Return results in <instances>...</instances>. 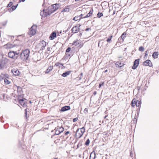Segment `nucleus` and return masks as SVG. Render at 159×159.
<instances>
[{
  "instance_id": "f257e3e1",
  "label": "nucleus",
  "mask_w": 159,
  "mask_h": 159,
  "mask_svg": "<svg viewBox=\"0 0 159 159\" xmlns=\"http://www.w3.org/2000/svg\"><path fill=\"white\" fill-rule=\"evenodd\" d=\"M30 51L28 49H26L20 53V57L23 60L28 59L30 55Z\"/></svg>"
},
{
  "instance_id": "f03ea898",
  "label": "nucleus",
  "mask_w": 159,
  "mask_h": 159,
  "mask_svg": "<svg viewBox=\"0 0 159 159\" xmlns=\"http://www.w3.org/2000/svg\"><path fill=\"white\" fill-rule=\"evenodd\" d=\"M52 13V11L49 9L46 10H43L40 13V15L43 17H46L50 15Z\"/></svg>"
},
{
  "instance_id": "7ed1b4c3",
  "label": "nucleus",
  "mask_w": 159,
  "mask_h": 159,
  "mask_svg": "<svg viewBox=\"0 0 159 159\" xmlns=\"http://www.w3.org/2000/svg\"><path fill=\"white\" fill-rule=\"evenodd\" d=\"M85 132V128L84 127L82 128L77 129L76 132V134L77 136H78V138H80L82 136Z\"/></svg>"
},
{
  "instance_id": "20e7f679",
  "label": "nucleus",
  "mask_w": 159,
  "mask_h": 159,
  "mask_svg": "<svg viewBox=\"0 0 159 159\" xmlns=\"http://www.w3.org/2000/svg\"><path fill=\"white\" fill-rule=\"evenodd\" d=\"M46 45V43L44 40L41 41L38 44L36 47L37 48L40 49V50H43Z\"/></svg>"
},
{
  "instance_id": "39448f33",
  "label": "nucleus",
  "mask_w": 159,
  "mask_h": 159,
  "mask_svg": "<svg viewBox=\"0 0 159 159\" xmlns=\"http://www.w3.org/2000/svg\"><path fill=\"white\" fill-rule=\"evenodd\" d=\"M37 27L34 25H33L30 28L29 31V34L30 35H33L36 33V29Z\"/></svg>"
},
{
  "instance_id": "423d86ee",
  "label": "nucleus",
  "mask_w": 159,
  "mask_h": 159,
  "mask_svg": "<svg viewBox=\"0 0 159 159\" xmlns=\"http://www.w3.org/2000/svg\"><path fill=\"white\" fill-rule=\"evenodd\" d=\"M143 65L144 66H148L150 67L152 66L153 65L151 61L149 60H147L143 62Z\"/></svg>"
},
{
  "instance_id": "0eeeda50",
  "label": "nucleus",
  "mask_w": 159,
  "mask_h": 159,
  "mask_svg": "<svg viewBox=\"0 0 159 159\" xmlns=\"http://www.w3.org/2000/svg\"><path fill=\"white\" fill-rule=\"evenodd\" d=\"M139 62V59H137L135 60L133 66L132 67L133 69H135L138 66Z\"/></svg>"
},
{
  "instance_id": "6e6552de",
  "label": "nucleus",
  "mask_w": 159,
  "mask_h": 159,
  "mask_svg": "<svg viewBox=\"0 0 159 159\" xmlns=\"http://www.w3.org/2000/svg\"><path fill=\"white\" fill-rule=\"evenodd\" d=\"M14 46V44L10 43H8L4 46V48L6 49H10L13 48Z\"/></svg>"
},
{
  "instance_id": "1a4fd4ad",
  "label": "nucleus",
  "mask_w": 159,
  "mask_h": 159,
  "mask_svg": "<svg viewBox=\"0 0 159 159\" xmlns=\"http://www.w3.org/2000/svg\"><path fill=\"white\" fill-rule=\"evenodd\" d=\"M12 73L14 75L18 76L20 75V72L17 69H13L12 70Z\"/></svg>"
},
{
  "instance_id": "9d476101",
  "label": "nucleus",
  "mask_w": 159,
  "mask_h": 159,
  "mask_svg": "<svg viewBox=\"0 0 159 159\" xmlns=\"http://www.w3.org/2000/svg\"><path fill=\"white\" fill-rule=\"evenodd\" d=\"M59 4H56L52 5V8L51 11H52V13L57 10L58 8Z\"/></svg>"
},
{
  "instance_id": "9b49d317",
  "label": "nucleus",
  "mask_w": 159,
  "mask_h": 159,
  "mask_svg": "<svg viewBox=\"0 0 159 159\" xmlns=\"http://www.w3.org/2000/svg\"><path fill=\"white\" fill-rule=\"evenodd\" d=\"M8 57L11 58H15V54L14 51H10L8 53Z\"/></svg>"
},
{
  "instance_id": "f8f14e48",
  "label": "nucleus",
  "mask_w": 159,
  "mask_h": 159,
  "mask_svg": "<svg viewBox=\"0 0 159 159\" xmlns=\"http://www.w3.org/2000/svg\"><path fill=\"white\" fill-rule=\"evenodd\" d=\"M124 65L122 61H118L115 63V66L117 67H120Z\"/></svg>"
},
{
  "instance_id": "ddd939ff",
  "label": "nucleus",
  "mask_w": 159,
  "mask_h": 159,
  "mask_svg": "<svg viewBox=\"0 0 159 159\" xmlns=\"http://www.w3.org/2000/svg\"><path fill=\"white\" fill-rule=\"evenodd\" d=\"M79 28L77 26L73 27L71 29L72 32L74 33L78 32L79 31Z\"/></svg>"
},
{
  "instance_id": "4468645a",
  "label": "nucleus",
  "mask_w": 159,
  "mask_h": 159,
  "mask_svg": "<svg viewBox=\"0 0 159 159\" xmlns=\"http://www.w3.org/2000/svg\"><path fill=\"white\" fill-rule=\"evenodd\" d=\"M19 100L20 104L22 106L24 107L26 106V104L25 102H24V100L23 98L20 99L19 98Z\"/></svg>"
},
{
  "instance_id": "2eb2a0df",
  "label": "nucleus",
  "mask_w": 159,
  "mask_h": 159,
  "mask_svg": "<svg viewBox=\"0 0 159 159\" xmlns=\"http://www.w3.org/2000/svg\"><path fill=\"white\" fill-rule=\"evenodd\" d=\"M70 109V107L69 106H66L63 107L61 109V111H65Z\"/></svg>"
},
{
  "instance_id": "dca6fc26",
  "label": "nucleus",
  "mask_w": 159,
  "mask_h": 159,
  "mask_svg": "<svg viewBox=\"0 0 159 159\" xmlns=\"http://www.w3.org/2000/svg\"><path fill=\"white\" fill-rule=\"evenodd\" d=\"M56 34L55 32H53L50 35L49 37V39L50 40H53L55 38H56Z\"/></svg>"
},
{
  "instance_id": "f3484780",
  "label": "nucleus",
  "mask_w": 159,
  "mask_h": 159,
  "mask_svg": "<svg viewBox=\"0 0 159 159\" xmlns=\"http://www.w3.org/2000/svg\"><path fill=\"white\" fill-rule=\"evenodd\" d=\"M6 63L7 62L5 60H2L0 61V65L3 68Z\"/></svg>"
},
{
  "instance_id": "a211bd4d",
  "label": "nucleus",
  "mask_w": 159,
  "mask_h": 159,
  "mask_svg": "<svg viewBox=\"0 0 159 159\" xmlns=\"http://www.w3.org/2000/svg\"><path fill=\"white\" fill-rule=\"evenodd\" d=\"M93 9L91 10L87 14V15H86L84 16L83 17V18H86L89 17L90 16H91L92 14L93 13Z\"/></svg>"
},
{
  "instance_id": "6ab92c4d",
  "label": "nucleus",
  "mask_w": 159,
  "mask_h": 159,
  "mask_svg": "<svg viewBox=\"0 0 159 159\" xmlns=\"http://www.w3.org/2000/svg\"><path fill=\"white\" fill-rule=\"evenodd\" d=\"M70 73H71L70 71H66V72L63 73L61 75L62 76H63V77H66L67 75H69L70 74Z\"/></svg>"
},
{
  "instance_id": "aec40b11",
  "label": "nucleus",
  "mask_w": 159,
  "mask_h": 159,
  "mask_svg": "<svg viewBox=\"0 0 159 159\" xmlns=\"http://www.w3.org/2000/svg\"><path fill=\"white\" fill-rule=\"evenodd\" d=\"M55 66H58L59 68H61V69H63V68H64V67L63 65L60 62H57L55 64Z\"/></svg>"
},
{
  "instance_id": "412c9836",
  "label": "nucleus",
  "mask_w": 159,
  "mask_h": 159,
  "mask_svg": "<svg viewBox=\"0 0 159 159\" xmlns=\"http://www.w3.org/2000/svg\"><path fill=\"white\" fill-rule=\"evenodd\" d=\"M53 69V66H50L48 67V69L45 71V73L46 74L48 73H49L50 71H51Z\"/></svg>"
},
{
  "instance_id": "4be33fe9",
  "label": "nucleus",
  "mask_w": 159,
  "mask_h": 159,
  "mask_svg": "<svg viewBox=\"0 0 159 159\" xmlns=\"http://www.w3.org/2000/svg\"><path fill=\"white\" fill-rule=\"evenodd\" d=\"M69 6H67L65 7V8L63 9L62 10V11H64L65 12H68L70 11V9L69 7Z\"/></svg>"
},
{
  "instance_id": "5701e85b",
  "label": "nucleus",
  "mask_w": 159,
  "mask_h": 159,
  "mask_svg": "<svg viewBox=\"0 0 159 159\" xmlns=\"http://www.w3.org/2000/svg\"><path fill=\"white\" fill-rule=\"evenodd\" d=\"M18 4H17L16 6H13L11 8L9 9V11H12L15 10L16 7H17Z\"/></svg>"
},
{
  "instance_id": "b1692460",
  "label": "nucleus",
  "mask_w": 159,
  "mask_h": 159,
  "mask_svg": "<svg viewBox=\"0 0 159 159\" xmlns=\"http://www.w3.org/2000/svg\"><path fill=\"white\" fill-rule=\"evenodd\" d=\"M158 55V53L157 52H154L152 54V57L154 58H157Z\"/></svg>"
},
{
  "instance_id": "393cba45",
  "label": "nucleus",
  "mask_w": 159,
  "mask_h": 159,
  "mask_svg": "<svg viewBox=\"0 0 159 159\" xmlns=\"http://www.w3.org/2000/svg\"><path fill=\"white\" fill-rule=\"evenodd\" d=\"M127 33L126 32H124L121 35V38L123 41H124V39L126 37V35Z\"/></svg>"
},
{
  "instance_id": "a878e982",
  "label": "nucleus",
  "mask_w": 159,
  "mask_h": 159,
  "mask_svg": "<svg viewBox=\"0 0 159 159\" xmlns=\"http://www.w3.org/2000/svg\"><path fill=\"white\" fill-rule=\"evenodd\" d=\"M3 79L4 80V82L6 84H10V81L6 78H5Z\"/></svg>"
},
{
  "instance_id": "bb28decb",
  "label": "nucleus",
  "mask_w": 159,
  "mask_h": 159,
  "mask_svg": "<svg viewBox=\"0 0 159 159\" xmlns=\"http://www.w3.org/2000/svg\"><path fill=\"white\" fill-rule=\"evenodd\" d=\"M134 99H133L131 102V106L134 107L136 105V101L134 100Z\"/></svg>"
},
{
  "instance_id": "cd10ccee",
  "label": "nucleus",
  "mask_w": 159,
  "mask_h": 159,
  "mask_svg": "<svg viewBox=\"0 0 159 159\" xmlns=\"http://www.w3.org/2000/svg\"><path fill=\"white\" fill-rule=\"evenodd\" d=\"M57 129H58V130H59V132H60V133L63 132L64 130V128L62 127H60L59 128H57Z\"/></svg>"
},
{
  "instance_id": "c85d7f7f",
  "label": "nucleus",
  "mask_w": 159,
  "mask_h": 159,
  "mask_svg": "<svg viewBox=\"0 0 159 159\" xmlns=\"http://www.w3.org/2000/svg\"><path fill=\"white\" fill-rule=\"evenodd\" d=\"M103 16V14L102 13L98 12L97 14V16L98 18H100Z\"/></svg>"
},
{
  "instance_id": "c756f323",
  "label": "nucleus",
  "mask_w": 159,
  "mask_h": 159,
  "mask_svg": "<svg viewBox=\"0 0 159 159\" xmlns=\"http://www.w3.org/2000/svg\"><path fill=\"white\" fill-rule=\"evenodd\" d=\"M90 143V140L89 139L87 140L86 142L85 143V145H89Z\"/></svg>"
},
{
  "instance_id": "7c9ffc66",
  "label": "nucleus",
  "mask_w": 159,
  "mask_h": 159,
  "mask_svg": "<svg viewBox=\"0 0 159 159\" xmlns=\"http://www.w3.org/2000/svg\"><path fill=\"white\" fill-rule=\"evenodd\" d=\"M139 50L140 51L143 52L144 51V48L142 47H140L139 48Z\"/></svg>"
},
{
  "instance_id": "2f4dec72",
  "label": "nucleus",
  "mask_w": 159,
  "mask_h": 159,
  "mask_svg": "<svg viewBox=\"0 0 159 159\" xmlns=\"http://www.w3.org/2000/svg\"><path fill=\"white\" fill-rule=\"evenodd\" d=\"M13 4V2H10L7 5V7H9L11 6Z\"/></svg>"
},
{
  "instance_id": "473e14b6",
  "label": "nucleus",
  "mask_w": 159,
  "mask_h": 159,
  "mask_svg": "<svg viewBox=\"0 0 159 159\" xmlns=\"http://www.w3.org/2000/svg\"><path fill=\"white\" fill-rule=\"evenodd\" d=\"M60 132H59V130H58V129H57L56 130L55 132V134L56 135H58L60 134Z\"/></svg>"
},
{
  "instance_id": "72a5a7b5",
  "label": "nucleus",
  "mask_w": 159,
  "mask_h": 159,
  "mask_svg": "<svg viewBox=\"0 0 159 159\" xmlns=\"http://www.w3.org/2000/svg\"><path fill=\"white\" fill-rule=\"evenodd\" d=\"M112 37V35H111L110 36V37L108 38L107 39V41L108 42H109L111 40V39Z\"/></svg>"
},
{
  "instance_id": "f704fd0d",
  "label": "nucleus",
  "mask_w": 159,
  "mask_h": 159,
  "mask_svg": "<svg viewBox=\"0 0 159 159\" xmlns=\"http://www.w3.org/2000/svg\"><path fill=\"white\" fill-rule=\"evenodd\" d=\"M140 102L139 101H137L136 103V107H139L140 105Z\"/></svg>"
},
{
  "instance_id": "c9c22d12",
  "label": "nucleus",
  "mask_w": 159,
  "mask_h": 159,
  "mask_svg": "<svg viewBox=\"0 0 159 159\" xmlns=\"http://www.w3.org/2000/svg\"><path fill=\"white\" fill-rule=\"evenodd\" d=\"M83 75V73H81L80 74V76L79 77V80H80L82 78V76Z\"/></svg>"
},
{
  "instance_id": "e433bc0d",
  "label": "nucleus",
  "mask_w": 159,
  "mask_h": 159,
  "mask_svg": "<svg viewBox=\"0 0 159 159\" xmlns=\"http://www.w3.org/2000/svg\"><path fill=\"white\" fill-rule=\"evenodd\" d=\"M71 50V48L70 47H68L66 50V52H69Z\"/></svg>"
},
{
  "instance_id": "4c0bfd02",
  "label": "nucleus",
  "mask_w": 159,
  "mask_h": 159,
  "mask_svg": "<svg viewBox=\"0 0 159 159\" xmlns=\"http://www.w3.org/2000/svg\"><path fill=\"white\" fill-rule=\"evenodd\" d=\"M74 17L75 18V21H77L79 20H80V19H79V16H76L75 17Z\"/></svg>"
},
{
  "instance_id": "58836bf2",
  "label": "nucleus",
  "mask_w": 159,
  "mask_h": 159,
  "mask_svg": "<svg viewBox=\"0 0 159 159\" xmlns=\"http://www.w3.org/2000/svg\"><path fill=\"white\" fill-rule=\"evenodd\" d=\"M78 120V118L76 117V118H74L73 119V122H75L76 121H77Z\"/></svg>"
},
{
  "instance_id": "ea45409f",
  "label": "nucleus",
  "mask_w": 159,
  "mask_h": 159,
  "mask_svg": "<svg viewBox=\"0 0 159 159\" xmlns=\"http://www.w3.org/2000/svg\"><path fill=\"white\" fill-rule=\"evenodd\" d=\"M104 85V83H102V84H99V88H101V87L102 86V85Z\"/></svg>"
},
{
  "instance_id": "a19ab883",
  "label": "nucleus",
  "mask_w": 159,
  "mask_h": 159,
  "mask_svg": "<svg viewBox=\"0 0 159 159\" xmlns=\"http://www.w3.org/2000/svg\"><path fill=\"white\" fill-rule=\"evenodd\" d=\"M83 16V15L82 14H81V15H80L79 16V19H81V18H82L83 17H82V16Z\"/></svg>"
},
{
  "instance_id": "79ce46f5",
  "label": "nucleus",
  "mask_w": 159,
  "mask_h": 159,
  "mask_svg": "<svg viewBox=\"0 0 159 159\" xmlns=\"http://www.w3.org/2000/svg\"><path fill=\"white\" fill-rule=\"evenodd\" d=\"M25 116H27V111L26 109L25 110Z\"/></svg>"
},
{
  "instance_id": "37998d69",
  "label": "nucleus",
  "mask_w": 159,
  "mask_h": 159,
  "mask_svg": "<svg viewBox=\"0 0 159 159\" xmlns=\"http://www.w3.org/2000/svg\"><path fill=\"white\" fill-rule=\"evenodd\" d=\"M69 134V131H66L65 133V135H67L68 134Z\"/></svg>"
},
{
  "instance_id": "c03bdc74",
  "label": "nucleus",
  "mask_w": 159,
  "mask_h": 159,
  "mask_svg": "<svg viewBox=\"0 0 159 159\" xmlns=\"http://www.w3.org/2000/svg\"><path fill=\"white\" fill-rule=\"evenodd\" d=\"M15 58H17V56H16V55H18V53H17L16 52H15Z\"/></svg>"
},
{
  "instance_id": "a18cd8bd",
  "label": "nucleus",
  "mask_w": 159,
  "mask_h": 159,
  "mask_svg": "<svg viewBox=\"0 0 159 159\" xmlns=\"http://www.w3.org/2000/svg\"><path fill=\"white\" fill-rule=\"evenodd\" d=\"M145 57L147 56V54H148V52L147 51H146L145 52Z\"/></svg>"
},
{
  "instance_id": "49530a36",
  "label": "nucleus",
  "mask_w": 159,
  "mask_h": 159,
  "mask_svg": "<svg viewBox=\"0 0 159 159\" xmlns=\"http://www.w3.org/2000/svg\"><path fill=\"white\" fill-rule=\"evenodd\" d=\"M25 0H19V2L20 3L21 2H24L25 1Z\"/></svg>"
},
{
  "instance_id": "de8ad7c7",
  "label": "nucleus",
  "mask_w": 159,
  "mask_h": 159,
  "mask_svg": "<svg viewBox=\"0 0 159 159\" xmlns=\"http://www.w3.org/2000/svg\"><path fill=\"white\" fill-rule=\"evenodd\" d=\"M76 43V42L75 41H74V42H73V44L74 45H77V44L76 43L75 44V43Z\"/></svg>"
},
{
  "instance_id": "09e8293b",
  "label": "nucleus",
  "mask_w": 159,
  "mask_h": 159,
  "mask_svg": "<svg viewBox=\"0 0 159 159\" xmlns=\"http://www.w3.org/2000/svg\"><path fill=\"white\" fill-rule=\"evenodd\" d=\"M50 47H48L47 48V50L48 51H49L50 50Z\"/></svg>"
},
{
  "instance_id": "8fccbe9b",
  "label": "nucleus",
  "mask_w": 159,
  "mask_h": 159,
  "mask_svg": "<svg viewBox=\"0 0 159 159\" xmlns=\"http://www.w3.org/2000/svg\"><path fill=\"white\" fill-rule=\"evenodd\" d=\"M90 30V28H87V29H86L85 30H86V31H89V30Z\"/></svg>"
},
{
  "instance_id": "3c124183",
  "label": "nucleus",
  "mask_w": 159,
  "mask_h": 159,
  "mask_svg": "<svg viewBox=\"0 0 159 159\" xmlns=\"http://www.w3.org/2000/svg\"><path fill=\"white\" fill-rule=\"evenodd\" d=\"M92 153H93V152H92L90 154V157H89V159H91V155L92 154Z\"/></svg>"
},
{
  "instance_id": "603ef678",
  "label": "nucleus",
  "mask_w": 159,
  "mask_h": 159,
  "mask_svg": "<svg viewBox=\"0 0 159 159\" xmlns=\"http://www.w3.org/2000/svg\"><path fill=\"white\" fill-rule=\"evenodd\" d=\"M3 79L2 76H0V80H2Z\"/></svg>"
},
{
  "instance_id": "864d4df0",
  "label": "nucleus",
  "mask_w": 159,
  "mask_h": 159,
  "mask_svg": "<svg viewBox=\"0 0 159 159\" xmlns=\"http://www.w3.org/2000/svg\"><path fill=\"white\" fill-rule=\"evenodd\" d=\"M87 111V108H85V109H84V112H85V111Z\"/></svg>"
},
{
  "instance_id": "5fc2aeb1",
  "label": "nucleus",
  "mask_w": 159,
  "mask_h": 159,
  "mask_svg": "<svg viewBox=\"0 0 159 159\" xmlns=\"http://www.w3.org/2000/svg\"><path fill=\"white\" fill-rule=\"evenodd\" d=\"M108 71V70H106L104 71V73H106V72H107Z\"/></svg>"
},
{
  "instance_id": "6e6d98bb",
  "label": "nucleus",
  "mask_w": 159,
  "mask_h": 159,
  "mask_svg": "<svg viewBox=\"0 0 159 159\" xmlns=\"http://www.w3.org/2000/svg\"><path fill=\"white\" fill-rule=\"evenodd\" d=\"M73 20L75 21V18L74 17L73 19Z\"/></svg>"
},
{
  "instance_id": "4d7b16f0",
  "label": "nucleus",
  "mask_w": 159,
  "mask_h": 159,
  "mask_svg": "<svg viewBox=\"0 0 159 159\" xmlns=\"http://www.w3.org/2000/svg\"><path fill=\"white\" fill-rule=\"evenodd\" d=\"M107 115H106V116L104 117V118L105 119H106V118L107 117Z\"/></svg>"
},
{
  "instance_id": "13d9d810",
  "label": "nucleus",
  "mask_w": 159,
  "mask_h": 159,
  "mask_svg": "<svg viewBox=\"0 0 159 159\" xmlns=\"http://www.w3.org/2000/svg\"><path fill=\"white\" fill-rule=\"evenodd\" d=\"M100 41L99 42V43H98V47H99V45H100L99 43H100Z\"/></svg>"
},
{
  "instance_id": "bf43d9fd",
  "label": "nucleus",
  "mask_w": 159,
  "mask_h": 159,
  "mask_svg": "<svg viewBox=\"0 0 159 159\" xmlns=\"http://www.w3.org/2000/svg\"><path fill=\"white\" fill-rule=\"evenodd\" d=\"M2 68H3L2 67V66H1L0 65V70L1 69H2Z\"/></svg>"
},
{
  "instance_id": "052dcab7",
  "label": "nucleus",
  "mask_w": 159,
  "mask_h": 159,
  "mask_svg": "<svg viewBox=\"0 0 159 159\" xmlns=\"http://www.w3.org/2000/svg\"><path fill=\"white\" fill-rule=\"evenodd\" d=\"M115 11H114V12H113V15L115 14Z\"/></svg>"
},
{
  "instance_id": "680f3d73",
  "label": "nucleus",
  "mask_w": 159,
  "mask_h": 159,
  "mask_svg": "<svg viewBox=\"0 0 159 159\" xmlns=\"http://www.w3.org/2000/svg\"><path fill=\"white\" fill-rule=\"evenodd\" d=\"M80 0H75V1L76 2L79 1Z\"/></svg>"
},
{
  "instance_id": "e2e57ef3",
  "label": "nucleus",
  "mask_w": 159,
  "mask_h": 159,
  "mask_svg": "<svg viewBox=\"0 0 159 159\" xmlns=\"http://www.w3.org/2000/svg\"><path fill=\"white\" fill-rule=\"evenodd\" d=\"M82 34V33H80V35L81 36V35Z\"/></svg>"
},
{
  "instance_id": "0e129e2a",
  "label": "nucleus",
  "mask_w": 159,
  "mask_h": 159,
  "mask_svg": "<svg viewBox=\"0 0 159 159\" xmlns=\"http://www.w3.org/2000/svg\"><path fill=\"white\" fill-rule=\"evenodd\" d=\"M94 94H96V92H94Z\"/></svg>"
},
{
  "instance_id": "69168bd1",
  "label": "nucleus",
  "mask_w": 159,
  "mask_h": 159,
  "mask_svg": "<svg viewBox=\"0 0 159 159\" xmlns=\"http://www.w3.org/2000/svg\"><path fill=\"white\" fill-rule=\"evenodd\" d=\"M94 155H95V156H94V158L95 157V153H94Z\"/></svg>"
},
{
  "instance_id": "338daca9",
  "label": "nucleus",
  "mask_w": 159,
  "mask_h": 159,
  "mask_svg": "<svg viewBox=\"0 0 159 159\" xmlns=\"http://www.w3.org/2000/svg\"><path fill=\"white\" fill-rule=\"evenodd\" d=\"M30 103H31V101H30Z\"/></svg>"
},
{
  "instance_id": "774afa93",
  "label": "nucleus",
  "mask_w": 159,
  "mask_h": 159,
  "mask_svg": "<svg viewBox=\"0 0 159 159\" xmlns=\"http://www.w3.org/2000/svg\"><path fill=\"white\" fill-rule=\"evenodd\" d=\"M54 159H58L56 158H55Z\"/></svg>"
}]
</instances>
